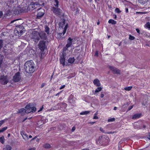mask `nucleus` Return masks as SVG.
Returning <instances> with one entry per match:
<instances>
[{
    "mask_svg": "<svg viewBox=\"0 0 150 150\" xmlns=\"http://www.w3.org/2000/svg\"><path fill=\"white\" fill-rule=\"evenodd\" d=\"M31 36L32 40L36 42L40 40V38L42 39H45L46 38V35L43 31L38 33L34 31L32 33Z\"/></svg>",
    "mask_w": 150,
    "mask_h": 150,
    "instance_id": "1",
    "label": "nucleus"
},
{
    "mask_svg": "<svg viewBox=\"0 0 150 150\" xmlns=\"http://www.w3.org/2000/svg\"><path fill=\"white\" fill-rule=\"evenodd\" d=\"M24 68L27 72L33 73L35 70V64L32 60L27 61L24 65Z\"/></svg>",
    "mask_w": 150,
    "mask_h": 150,
    "instance_id": "2",
    "label": "nucleus"
},
{
    "mask_svg": "<svg viewBox=\"0 0 150 150\" xmlns=\"http://www.w3.org/2000/svg\"><path fill=\"white\" fill-rule=\"evenodd\" d=\"M32 105L31 104H29L27 105L25 107V109L22 108L19 110L20 113H21L22 115L25 113H29L31 112H34L36 110L35 107H32Z\"/></svg>",
    "mask_w": 150,
    "mask_h": 150,
    "instance_id": "3",
    "label": "nucleus"
},
{
    "mask_svg": "<svg viewBox=\"0 0 150 150\" xmlns=\"http://www.w3.org/2000/svg\"><path fill=\"white\" fill-rule=\"evenodd\" d=\"M99 137L100 143L103 146H106L108 145L109 142V138L108 136L106 135H103Z\"/></svg>",
    "mask_w": 150,
    "mask_h": 150,
    "instance_id": "4",
    "label": "nucleus"
},
{
    "mask_svg": "<svg viewBox=\"0 0 150 150\" xmlns=\"http://www.w3.org/2000/svg\"><path fill=\"white\" fill-rule=\"evenodd\" d=\"M44 3L42 2H41V3L38 2H36L35 3L30 2L28 6V7L29 10H33L35 8H36L37 7L39 6H40L44 5Z\"/></svg>",
    "mask_w": 150,
    "mask_h": 150,
    "instance_id": "5",
    "label": "nucleus"
},
{
    "mask_svg": "<svg viewBox=\"0 0 150 150\" xmlns=\"http://www.w3.org/2000/svg\"><path fill=\"white\" fill-rule=\"evenodd\" d=\"M24 28L23 26L17 27L14 31V33L16 35L21 36L24 32Z\"/></svg>",
    "mask_w": 150,
    "mask_h": 150,
    "instance_id": "6",
    "label": "nucleus"
},
{
    "mask_svg": "<svg viewBox=\"0 0 150 150\" xmlns=\"http://www.w3.org/2000/svg\"><path fill=\"white\" fill-rule=\"evenodd\" d=\"M8 81V79L6 76L0 74V82L2 84H6Z\"/></svg>",
    "mask_w": 150,
    "mask_h": 150,
    "instance_id": "7",
    "label": "nucleus"
},
{
    "mask_svg": "<svg viewBox=\"0 0 150 150\" xmlns=\"http://www.w3.org/2000/svg\"><path fill=\"white\" fill-rule=\"evenodd\" d=\"M108 68L112 71L114 74H120V71L117 68L111 66H109Z\"/></svg>",
    "mask_w": 150,
    "mask_h": 150,
    "instance_id": "8",
    "label": "nucleus"
},
{
    "mask_svg": "<svg viewBox=\"0 0 150 150\" xmlns=\"http://www.w3.org/2000/svg\"><path fill=\"white\" fill-rule=\"evenodd\" d=\"M38 47L41 51H44L46 48L45 42L43 40L40 41L38 44Z\"/></svg>",
    "mask_w": 150,
    "mask_h": 150,
    "instance_id": "9",
    "label": "nucleus"
},
{
    "mask_svg": "<svg viewBox=\"0 0 150 150\" xmlns=\"http://www.w3.org/2000/svg\"><path fill=\"white\" fill-rule=\"evenodd\" d=\"M65 55V54L64 53V51L61 52L60 54V62L63 66H64L65 65V59L64 58V56Z\"/></svg>",
    "mask_w": 150,
    "mask_h": 150,
    "instance_id": "10",
    "label": "nucleus"
},
{
    "mask_svg": "<svg viewBox=\"0 0 150 150\" xmlns=\"http://www.w3.org/2000/svg\"><path fill=\"white\" fill-rule=\"evenodd\" d=\"M21 78L20 73L18 72L14 76L13 80L15 82H18L20 80Z\"/></svg>",
    "mask_w": 150,
    "mask_h": 150,
    "instance_id": "11",
    "label": "nucleus"
},
{
    "mask_svg": "<svg viewBox=\"0 0 150 150\" xmlns=\"http://www.w3.org/2000/svg\"><path fill=\"white\" fill-rule=\"evenodd\" d=\"M45 10L43 9H39L37 15V17L38 18L41 17L43 16Z\"/></svg>",
    "mask_w": 150,
    "mask_h": 150,
    "instance_id": "12",
    "label": "nucleus"
},
{
    "mask_svg": "<svg viewBox=\"0 0 150 150\" xmlns=\"http://www.w3.org/2000/svg\"><path fill=\"white\" fill-rule=\"evenodd\" d=\"M21 135H22L23 139L26 140L28 139V135L24 131H22L21 132Z\"/></svg>",
    "mask_w": 150,
    "mask_h": 150,
    "instance_id": "13",
    "label": "nucleus"
},
{
    "mask_svg": "<svg viewBox=\"0 0 150 150\" xmlns=\"http://www.w3.org/2000/svg\"><path fill=\"white\" fill-rule=\"evenodd\" d=\"M94 84L97 87L100 86L101 84L99 80L97 79H95L93 81Z\"/></svg>",
    "mask_w": 150,
    "mask_h": 150,
    "instance_id": "14",
    "label": "nucleus"
},
{
    "mask_svg": "<svg viewBox=\"0 0 150 150\" xmlns=\"http://www.w3.org/2000/svg\"><path fill=\"white\" fill-rule=\"evenodd\" d=\"M52 10L53 11L55 14L59 15L60 13V9L58 8H56L54 7H53Z\"/></svg>",
    "mask_w": 150,
    "mask_h": 150,
    "instance_id": "15",
    "label": "nucleus"
},
{
    "mask_svg": "<svg viewBox=\"0 0 150 150\" xmlns=\"http://www.w3.org/2000/svg\"><path fill=\"white\" fill-rule=\"evenodd\" d=\"M142 115V114L138 113L136 114L133 115L132 117V118L133 120H135L140 118Z\"/></svg>",
    "mask_w": 150,
    "mask_h": 150,
    "instance_id": "16",
    "label": "nucleus"
},
{
    "mask_svg": "<svg viewBox=\"0 0 150 150\" xmlns=\"http://www.w3.org/2000/svg\"><path fill=\"white\" fill-rule=\"evenodd\" d=\"M72 39L70 38H69L68 39V41L67 44L66 45V47L68 48L72 44Z\"/></svg>",
    "mask_w": 150,
    "mask_h": 150,
    "instance_id": "17",
    "label": "nucleus"
},
{
    "mask_svg": "<svg viewBox=\"0 0 150 150\" xmlns=\"http://www.w3.org/2000/svg\"><path fill=\"white\" fill-rule=\"evenodd\" d=\"M102 89V88L101 87H98L95 91H93V93L94 94H96L97 93L100 91Z\"/></svg>",
    "mask_w": 150,
    "mask_h": 150,
    "instance_id": "18",
    "label": "nucleus"
},
{
    "mask_svg": "<svg viewBox=\"0 0 150 150\" xmlns=\"http://www.w3.org/2000/svg\"><path fill=\"white\" fill-rule=\"evenodd\" d=\"M11 147L9 145H7L4 147L3 150H11Z\"/></svg>",
    "mask_w": 150,
    "mask_h": 150,
    "instance_id": "19",
    "label": "nucleus"
},
{
    "mask_svg": "<svg viewBox=\"0 0 150 150\" xmlns=\"http://www.w3.org/2000/svg\"><path fill=\"white\" fill-rule=\"evenodd\" d=\"M108 23H111L112 24L114 25L117 22L113 19H110L109 20Z\"/></svg>",
    "mask_w": 150,
    "mask_h": 150,
    "instance_id": "20",
    "label": "nucleus"
},
{
    "mask_svg": "<svg viewBox=\"0 0 150 150\" xmlns=\"http://www.w3.org/2000/svg\"><path fill=\"white\" fill-rule=\"evenodd\" d=\"M67 27L68 24H66L64 28L62 33H60L59 34L61 35L62 34H63V35H64L66 32V31L67 28Z\"/></svg>",
    "mask_w": 150,
    "mask_h": 150,
    "instance_id": "21",
    "label": "nucleus"
},
{
    "mask_svg": "<svg viewBox=\"0 0 150 150\" xmlns=\"http://www.w3.org/2000/svg\"><path fill=\"white\" fill-rule=\"evenodd\" d=\"M75 59H74V57L73 58H70L68 60V61L69 63L70 64H71L73 63Z\"/></svg>",
    "mask_w": 150,
    "mask_h": 150,
    "instance_id": "22",
    "label": "nucleus"
},
{
    "mask_svg": "<svg viewBox=\"0 0 150 150\" xmlns=\"http://www.w3.org/2000/svg\"><path fill=\"white\" fill-rule=\"evenodd\" d=\"M5 139L4 136H2L0 137V142L1 143L4 144L5 142Z\"/></svg>",
    "mask_w": 150,
    "mask_h": 150,
    "instance_id": "23",
    "label": "nucleus"
},
{
    "mask_svg": "<svg viewBox=\"0 0 150 150\" xmlns=\"http://www.w3.org/2000/svg\"><path fill=\"white\" fill-rule=\"evenodd\" d=\"M53 4L54 6L57 7H58L59 2L58 0H53Z\"/></svg>",
    "mask_w": 150,
    "mask_h": 150,
    "instance_id": "24",
    "label": "nucleus"
},
{
    "mask_svg": "<svg viewBox=\"0 0 150 150\" xmlns=\"http://www.w3.org/2000/svg\"><path fill=\"white\" fill-rule=\"evenodd\" d=\"M90 112L89 111H82L80 113V115H87L89 114Z\"/></svg>",
    "mask_w": 150,
    "mask_h": 150,
    "instance_id": "25",
    "label": "nucleus"
},
{
    "mask_svg": "<svg viewBox=\"0 0 150 150\" xmlns=\"http://www.w3.org/2000/svg\"><path fill=\"white\" fill-rule=\"evenodd\" d=\"M148 0H138V1L141 4H144L146 3Z\"/></svg>",
    "mask_w": 150,
    "mask_h": 150,
    "instance_id": "26",
    "label": "nucleus"
},
{
    "mask_svg": "<svg viewBox=\"0 0 150 150\" xmlns=\"http://www.w3.org/2000/svg\"><path fill=\"white\" fill-rule=\"evenodd\" d=\"M132 88V86H130L125 87L124 88V89L126 91H129L131 90Z\"/></svg>",
    "mask_w": 150,
    "mask_h": 150,
    "instance_id": "27",
    "label": "nucleus"
},
{
    "mask_svg": "<svg viewBox=\"0 0 150 150\" xmlns=\"http://www.w3.org/2000/svg\"><path fill=\"white\" fill-rule=\"evenodd\" d=\"M49 30L50 29L48 26H46L45 27V31L47 34H49Z\"/></svg>",
    "mask_w": 150,
    "mask_h": 150,
    "instance_id": "28",
    "label": "nucleus"
},
{
    "mask_svg": "<svg viewBox=\"0 0 150 150\" xmlns=\"http://www.w3.org/2000/svg\"><path fill=\"white\" fill-rule=\"evenodd\" d=\"M69 3L71 5V7L74 8V3L72 2V0H69Z\"/></svg>",
    "mask_w": 150,
    "mask_h": 150,
    "instance_id": "29",
    "label": "nucleus"
},
{
    "mask_svg": "<svg viewBox=\"0 0 150 150\" xmlns=\"http://www.w3.org/2000/svg\"><path fill=\"white\" fill-rule=\"evenodd\" d=\"M146 27L149 30H150V23L149 22H147L145 24Z\"/></svg>",
    "mask_w": 150,
    "mask_h": 150,
    "instance_id": "30",
    "label": "nucleus"
},
{
    "mask_svg": "<svg viewBox=\"0 0 150 150\" xmlns=\"http://www.w3.org/2000/svg\"><path fill=\"white\" fill-rule=\"evenodd\" d=\"M115 119L114 118H110L108 120V122H112L115 121Z\"/></svg>",
    "mask_w": 150,
    "mask_h": 150,
    "instance_id": "31",
    "label": "nucleus"
},
{
    "mask_svg": "<svg viewBox=\"0 0 150 150\" xmlns=\"http://www.w3.org/2000/svg\"><path fill=\"white\" fill-rule=\"evenodd\" d=\"M7 127H4L0 129V133L3 132L7 129Z\"/></svg>",
    "mask_w": 150,
    "mask_h": 150,
    "instance_id": "32",
    "label": "nucleus"
},
{
    "mask_svg": "<svg viewBox=\"0 0 150 150\" xmlns=\"http://www.w3.org/2000/svg\"><path fill=\"white\" fill-rule=\"evenodd\" d=\"M50 145L49 144H46L44 145V147L46 148H49L50 147Z\"/></svg>",
    "mask_w": 150,
    "mask_h": 150,
    "instance_id": "33",
    "label": "nucleus"
},
{
    "mask_svg": "<svg viewBox=\"0 0 150 150\" xmlns=\"http://www.w3.org/2000/svg\"><path fill=\"white\" fill-rule=\"evenodd\" d=\"M129 39L130 40H133L134 39L135 37L134 36H132L131 35H129Z\"/></svg>",
    "mask_w": 150,
    "mask_h": 150,
    "instance_id": "34",
    "label": "nucleus"
},
{
    "mask_svg": "<svg viewBox=\"0 0 150 150\" xmlns=\"http://www.w3.org/2000/svg\"><path fill=\"white\" fill-rule=\"evenodd\" d=\"M115 11L118 13H120L121 12V11L119 9L117 8H116L115 9Z\"/></svg>",
    "mask_w": 150,
    "mask_h": 150,
    "instance_id": "35",
    "label": "nucleus"
},
{
    "mask_svg": "<svg viewBox=\"0 0 150 150\" xmlns=\"http://www.w3.org/2000/svg\"><path fill=\"white\" fill-rule=\"evenodd\" d=\"M133 107V105H132L129 106L127 110L128 111H129L131 109H132Z\"/></svg>",
    "mask_w": 150,
    "mask_h": 150,
    "instance_id": "36",
    "label": "nucleus"
},
{
    "mask_svg": "<svg viewBox=\"0 0 150 150\" xmlns=\"http://www.w3.org/2000/svg\"><path fill=\"white\" fill-rule=\"evenodd\" d=\"M4 122V120H2L0 121V127Z\"/></svg>",
    "mask_w": 150,
    "mask_h": 150,
    "instance_id": "37",
    "label": "nucleus"
},
{
    "mask_svg": "<svg viewBox=\"0 0 150 150\" xmlns=\"http://www.w3.org/2000/svg\"><path fill=\"white\" fill-rule=\"evenodd\" d=\"M2 40H0V49L2 47Z\"/></svg>",
    "mask_w": 150,
    "mask_h": 150,
    "instance_id": "38",
    "label": "nucleus"
},
{
    "mask_svg": "<svg viewBox=\"0 0 150 150\" xmlns=\"http://www.w3.org/2000/svg\"><path fill=\"white\" fill-rule=\"evenodd\" d=\"M100 97L101 98H103L104 96V95L103 93H101V94L100 95Z\"/></svg>",
    "mask_w": 150,
    "mask_h": 150,
    "instance_id": "39",
    "label": "nucleus"
},
{
    "mask_svg": "<svg viewBox=\"0 0 150 150\" xmlns=\"http://www.w3.org/2000/svg\"><path fill=\"white\" fill-rule=\"evenodd\" d=\"M136 30L138 33L139 34H140V30L138 28H136Z\"/></svg>",
    "mask_w": 150,
    "mask_h": 150,
    "instance_id": "40",
    "label": "nucleus"
},
{
    "mask_svg": "<svg viewBox=\"0 0 150 150\" xmlns=\"http://www.w3.org/2000/svg\"><path fill=\"white\" fill-rule=\"evenodd\" d=\"M95 56H98V52L97 51H96L95 53Z\"/></svg>",
    "mask_w": 150,
    "mask_h": 150,
    "instance_id": "41",
    "label": "nucleus"
},
{
    "mask_svg": "<svg viewBox=\"0 0 150 150\" xmlns=\"http://www.w3.org/2000/svg\"><path fill=\"white\" fill-rule=\"evenodd\" d=\"M65 87V85H63L62 86L59 88V89L60 90H61L63 88H64Z\"/></svg>",
    "mask_w": 150,
    "mask_h": 150,
    "instance_id": "42",
    "label": "nucleus"
},
{
    "mask_svg": "<svg viewBox=\"0 0 150 150\" xmlns=\"http://www.w3.org/2000/svg\"><path fill=\"white\" fill-rule=\"evenodd\" d=\"M43 105H42V106L40 108V110H38V112H39L41 111L43 109Z\"/></svg>",
    "mask_w": 150,
    "mask_h": 150,
    "instance_id": "43",
    "label": "nucleus"
},
{
    "mask_svg": "<svg viewBox=\"0 0 150 150\" xmlns=\"http://www.w3.org/2000/svg\"><path fill=\"white\" fill-rule=\"evenodd\" d=\"M113 16H114L113 18L115 19L116 20L117 19V16L116 15L114 14L113 15Z\"/></svg>",
    "mask_w": 150,
    "mask_h": 150,
    "instance_id": "44",
    "label": "nucleus"
},
{
    "mask_svg": "<svg viewBox=\"0 0 150 150\" xmlns=\"http://www.w3.org/2000/svg\"><path fill=\"white\" fill-rule=\"evenodd\" d=\"M100 130L102 132H104V131L103 129L101 127H100Z\"/></svg>",
    "mask_w": 150,
    "mask_h": 150,
    "instance_id": "45",
    "label": "nucleus"
},
{
    "mask_svg": "<svg viewBox=\"0 0 150 150\" xmlns=\"http://www.w3.org/2000/svg\"><path fill=\"white\" fill-rule=\"evenodd\" d=\"M147 138L150 140V133H149L147 135Z\"/></svg>",
    "mask_w": 150,
    "mask_h": 150,
    "instance_id": "46",
    "label": "nucleus"
},
{
    "mask_svg": "<svg viewBox=\"0 0 150 150\" xmlns=\"http://www.w3.org/2000/svg\"><path fill=\"white\" fill-rule=\"evenodd\" d=\"M3 13L2 11H0V18L2 16Z\"/></svg>",
    "mask_w": 150,
    "mask_h": 150,
    "instance_id": "47",
    "label": "nucleus"
},
{
    "mask_svg": "<svg viewBox=\"0 0 150 150\" xmlns=\"http://www.w3.org/2000/svg\"><path fill=\"white\" fill-rule=\"evenodd\" d=\"M98 117L96 115L94 116L93 117V119H98Z\"/></svg>",
    "mask_w": 150,
    "mask_h": 150,
    "instance_id": "48",
    "label": "nucleus"
},
{
    "mask_svg": "<svg viewBox=\"0 0 150 150\" xmlns=\"http://www.w3.org/2000/svg\"><path fill=\"white\" fill-rule=\"evenodd\" d=\"M129 12L128 11V8H125V12L126 13H128Z\"/></svg>",
    "mask_w": 150,
    "mask_h": 150,
    "instance_id": "49",
    "label": "nucleus"
},
{
    "mask_svg": "<svg viewBox=\"0 0 150 150\" xmlns=\"http://www.w3.org/2000/svg\"><path fill=\"white\" fill-rule=\"evenodd\" d=\"M36 138H37V137L36 136L35 137H34L32 139H31V141H33L35 139H36Z\"/></svg>",
    "mask_w": 150,
    "mask_h": 150,
    "instance_id": "50",
    "label": "nucleus"
},
{
    "mask_svg": "<svg viewBox=\"0 0 150 150\" xmlns=\"http://www.w3.org/2000/svg\"><path fill=\"white\" fill-rule=\"evenodd\" d=\"M35 148H31L29 149L28 150H35Z\"/></svg>",
    "mask_w": 150,
    "mask_h": 150,
    "instance_id": "51",
    "label": "nucleus"
},
{
    "mask_svg": "<svg viewBox=\"0 0 150 150\" xmlns=\"http://www.w3.org/2000/svg\"><path fill=\"white\" fill-rule=\"evenodd\" d=\"M136 13L142 14L144 13L142 12H136Z\"/></svg>",
    "mask_w": 150,
    "mask_h": 150,
    "instance_id": "52",
    "label": "nucleus"
},
{
    "mask_svg": "<svg viewBox=\"0 0 150 150\" xmlns=\"http://www.w3.org/2000/svg\"><path fill=\"white\" fill-rule=\"evenodd\" d=\"M45 85V83H42L41 85V87L42 88Z\"/></svg>",
    "mask_w": 150,
    "mask_h": 150,
    "instance_id": "53",
    "label": "nucleus"
},
{
    "mask_svg": "<svg viewBox=\"0 0 150 150\" xmlns=\"http://www.w3.org/2000/svg\"><path fill=\"white\" fill-rule=\"evenodd\" d=\"M75 129V127H72V131H74V130Z\"/></svg>",
    "mask_w": 150,
    "mask_h": 150,
    "instance_id": "54",
    "label": "nucleus"
},
{
    "mask_svg": "<svg viewBox=\"0 0 150 150\" xmlns=\"http://www.w3.org/2000/svg\"><path fill=\"white\" fill-rule=\"evenodd\" d=\"M17 20H14L12 21H11V23H13L14 21H16Z\"/></svg>",
    "mask_w": 150,
    "mask_h": 150,
    "instance_id": "55",
    "label": "nucleus"
},
{
    "mask_svg": "<svg viewBox=\"0 0 150 150\" xmlns=\"http://www.w3.org/2000/svg\"><path fill=\"white\" fill-rule=\"evenodd\" d=\"M117 109V107H114V108L113 110H116Z\"/></svg>",
    "mask_w": 150,
    "mask_h": 150,
    "instance_id": "56",
    "label": "nucleus"
},
{
    "mask_svg": "<svg viewBox=\"0 0 150 150\" xmlns=\"http://www.w3.org/2000/svg\"><path fill=\"white\" fill-rule=\"evenodd\" d=\"M62 21L63 22V25L64 24H65V21L63 19L62 20Z\"/></svg>",
    "mask_w": 150,
    "mask_h": 150,
    "instance_id": "57",
    "label": "nucleus"
},
{
    "mask_svg": "<svg viewBox=\"0 0 150 150\" xmlns=\"http://www.w3.org/2000/svg\"><path fill=\"white\" fill-rule=\"evenodd\" d=\"M19 12V11H16V12H15V13H14L16 14L18 13Z\"/></svg>",
    "mask_w": 150,
    "mask_h": 150,
    "instance_id": "58",
    "label": "nucleus"
},
{
    "mask_svg": "<svg viewBox=\"0 0 150 150\" xmlns=\"http://www.w3.org/2000/svg\"><path fill=\"white\" fill-rule=\"evenodd\" d=\"M28 137V139L29 138H31L32 137V136L30 135L29 136V137Z\"/></svg>",
    "mask_w": 150,
    "mask_h": 150,
    "instance_id": "59",
    "label": "nucleus"
},
{
    "mask_svg": "<svg viewBox=\"0 0 150 150\" xmlns=\"http://www.w3.org/2000/svg\"><path fill=\"white\" fill-rule=\"evenodd\" d=\"M143 127L145 129V128H146V126L145 125H144Z\"/></svg>",
    "mask_w": 150,
    "mask_h": 150,
    "instance_id": "60",
    "label": "nucleus"
},
{
    "mask_svg": "<svg viewBox=\"0 0 150 150\" xmlns=\"http://www.w3.org/2000/svg\"><path fill=\"white\" fill-rule=\"evenodd\" d=\"M92 0H88V1L89 2H91L92 1Z\"/></svg>",
    "mask_w": 150,
    "mask_h": 150,
    "instance_id": "61",
    "label": "nucleus"
},
{
    "mask_svg": "<svg viewBox=\"0 0 150 150\" xmlns=\"http://www.w3.org/2000/svg\"><path fill=\"white\" fill-rule=\"evenodd\" d=\"M99 24H100V22L99 21H98L97 23V25H99Z\"/></svg>",
    "mask_w": 150,
    "mask_h": 150,
    "instance_id": "62",
    "label": "nucleus"
},
{
    "mask_svg": "<svg viewBox=\"0 0 150 150\" xmlns=\"http://www.w3.org/2000/svg\"><path fill=\"white\" fill-rule=\"evenodd\" d=\"M10 136V134H8V137H9Z\"/></svg>",
    "mask_w": 150,
    "mask_h": 150,
    "instance_id": "63",
    "label": "nucleus"
},
{
    "mask_svg": "<svg viewBox=\"0 0 150 150\" xmlns=\"http://www.w3.org/2000/svg\"><path fill=\"white\" fill-rule=\"evenodd\" d=\"M36 140H37V142H38L39 140V139L38 138V139H37Z\"/></svg>",
    "mask_w": 150,
    "mask_h": 150,
    "instance_id": "64",
    "label": "nucleus"
}]
</instances>
